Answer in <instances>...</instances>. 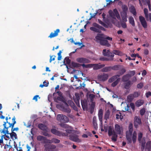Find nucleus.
Segmentation results:
<instances>
[{
  "label": "nucleus",
  "mask_w": 151,
  "mask_h": 151,
  "mask_svg": "<svg viewBox=\"0 0 151 151\" xmlns=\"http://www.w3.org/2000/svg\"><path fill=\"white\" fill-rule=\"evenodd\" d=\"M129 131L126 132V137L127 140L129 143H131L132 140L134 143H135L137 140V133L135 131L133 132V124L130 123L129 126Z\"/></svg>",
  "instance_id": "1"
},
{
  "label": "nucleus",
  "mask_w": 151,
  "mask_h": 151,
  "mask_svg": "<svg viewBox=\"0 0 151 151\" xmlns=\"http://www.w3.org/2000/svg\"><path fill=\"white\" fill-rule=\"evenodd\" d=\"M93 27H91L90 29L95 32L101 33V30L105 31L106 29L103 27L99 25L96 23H94L93 24Z\"/></svg>",
  "instance_id": "2"
},
{
  "label": "nucleus",
  "mask_w": 151,
  "mask_h": 151,
  "mask_svg": "<svg viewBox=\"0 0 151 151\" xmlns=\"http://www.w3.org/2000/svg\"><path fill=\"white\" fill-rule=\"evenodd\" d=\"M105 65L104 64L99 65L98 64H91L86 65L83 64H82V66L83 68H91L93 67V69L94 70H97L103 68Z\"/></svg>",
  "instance_id": "3"
},
{
  "label": "nucleus",
  "mask_w": 151,
  "mask_h": 151,
  "mask_svg": "<svg viewBox=\"0 0 151 151\" xmlns=\"http://www.w3.org/2000/svg\"><path fill=\"white\" fill-rule=\"evenodd\" d=\"M15 119L16 118L15 116H14L12 119V124H10V125H9V126L6 127V128H7V129L6 128V131L5 132H6V133H7L8 134H9L8 129L9 128L12 127L11 131L12 132L14 131H17L19 130V129L18 127H14L15 124L16 123V122L15 121Z\"/></svg>",
  "instance_id": "4"
},
{
  "label": "nucleus",
  "mask_w": 151,
  "mask_h": 151,
  "mask_svg": "<svg viewBox=\"0 0 151 151\" xmlns=\"http://www.w3.org/2000/svg\"><path fill=\"white\" fill-rule=\"evenodd\" d=\"M108 134L109 136L112 135L111 139L114 142L116 141L118 137L117 134H116L114 130H113L111 127L110 126L109 127Z\"/></svg>",
  "instance_id": "5"
},
{
  "label": "nucleus",
  "mask_w": 151,
  "mask_h": 151,
  "mask_svg": "<svg viewBox=\"0 0 151 151\" xmlns=\"http://www.w3.org/2000/svg\"><path fill=\"white\" fill-rule=\"evenodd\" d=\"M114 12L111 10H110L109 12L110 16L113 19H116V17L117 18L119 19H120V17L119 13L116 9H115L113 10Z\"/></svg>",
  "instance_id": "6"
},
{
  "label": "nucleus",
  "mask_w": 151,
  "mask_h": 151,
  "mask_svg": "<svg viewBox=\"0 0 151 151\" xmlns=\"http://www.w3.org/2000/svg\"><path fill=\"white\" fill-rule=\"evenodd\" d=\"M69 139L71 140L77 142H81V140L78 138V136L77 135L75 134H70L69 136Z\"/></svg>",
  "instance_id": "7"
},
{
  "label": "nucleus",
  "mask_w": 151,
  "mask_h": 151,
  "mask_svg": "<svg viewBox=\"0 0 151 151\" xmlns=\"http://www.w3.org/2000/svg\"><path fill=\"white\" fill-rule=\"evenodd\" d=\"M76 61L77 62L80 63H90L91 61L90 60L88 59L85 58H78L76 59Z\"/></svg>",
  "instance_id": "8"
},
{
  "label": "nucleus",
  "mask_w": 151,
  "mask_h": 151,
  "mask_svg": "<svg viewBox=\"0 0 151 151\" xmlns=\"http://www.w3.org/2000/svg\"><path fill=\"white\" fill-rule=\"evenodd\" d=\"M103 54L105 56L109 57L110 58H113L114 57V55L110 51V50H106V49H104L103 50Z\"/></svg>",
  "instance_id": "9"
},
{
  "label": "nucleus",
  "mask_w": 151,
  "mask_h": 151,
  "mask_svg": "<svg viewBox=\"0 0 151 151\" xmlns=\"http://www.w3.org/2000/svg\"><path fill=\"white\" fill-rule=\"evenodd\" d=\"M65 106H61V107L62 109V110L64 112L67 113H69L71 111V109L69 108L68 105L66 102H65Z\"/></svg>",
  "instance_id": "10"
},
{
  "label": "nucleus",
  "mask_w": 151,
  "mask_h": 151,
  "mask_svg": "<svg viewBox=\"0 0 151 151\" xmlns=\"http://www.w3.org/2000/svg\"><path fill=\"white\" fill-rule=\"evenodd\" d=\"M134 125L136 128H137L138 126L141 124V119L137 116L135 117L134 121Z\"/></svg>",
  "instance_id": "11"
},
{
  "label": "nucleus",
  "mask_w": 151,
  "mask_h": 151,
  "mask_svg": "<svg viewBox=\"0 0 151 151\" xmlns=\"http://www.w3.org/2000/svg\"><path fill=\"white\" fill-rule=\"evenodd\" d=\"M139 19L142 27L145 28H147V24L145 18L142 16H140Z\"/></svg>",
  "instance_id": "12"
},
{
  "label": "nucleus",
  "mask_w": 151,
  "mask_h": 151,
  "mask_svg": "<svg viewBox=\"0 0 151 151\" xmlns=\"http://www.w3.org/2000/svg\"><path fill=\"white\" fill-rule=\"evenodd\" d=\"M108 74L104 73L103 74L98 76V79L100 81H105L108 78Z\"/></svg>",
  "instance_id": "13"
},
{
  "label": "nucleus",
  "mask_w": 151,
  "mask_h": 151,
  "mask_svg": "<svg viewBox=\"0 0 151 151\" xmlns=\"http://www.w3.org/2000/svg\"><path fill=\"white\" fill-rule=\"evenodd\" d=\"M37 139L38 141H42V142L43 144H48V143L46 142L47 140H48L47 138L41 135H38L37 137Z\"/></svg>",
  "instance_id": "14"
},
{
  "label": "nucleus",
  "mask_w": 151,
  "mask_h": 151,
  "mask_svg": "<svg viewBox=\"0 0 151 151\" xmlns=\"http://www.w3.org/2000/svg\"><path fill=\"white\" fill-rule=\"evenodd\" d=\"M60 32V30L59 29H56L54 32H52L48 36L50 38L56 37L58 35V33Z\"/></svg>",
  "instance_id": "15"
},
{
  "label": "nucleus",
  "mask_w": 151,
  "mask_h": 151,
  "mask_svg": "<svg viewBox=\"0 0 151 151\" xmlns=\"http://www.w3.org/2000/svg\"><path fill=\"white\" fill-rule=\"evenodd\" d=\"M121 128L118 124H116L114 126V131L116 134H121Z\"/></svg>",
  "instance_id": "16"
},
{
  "label": "nucleus",
  "mask_w": 151,
  "mask_h": 151,
  "mask_svg": "<svg viewBox=\"0 0 151 151\" xmlns=\"http://www.w3.org/2000/svg\"><path fill=\"white\" fill-rule=\"evenodd\" d=\"M100 45H101L105 46L107 47H110L111 46V45L108 42V41L106 40L104 38L102 40L99 42Z\"/></svg>",
  "instance_id": "17"
},
{
  "label": "nucleus",
  "mask_w": 151,
  "mask_h": 151,
  "mask_svg": "<svg viewBox=\"0 0 151 151\" xmlns=\"http://www.w3.org/2000/svg\"><path fill=\"white\" fill-rule=\"evenodd\" d=\"M11 119V118L10 117H8L7 116L6 117V121L4 122V124H3V126L4 127V129H7V128H6L7 127L6 126V124L8 123L9 124V125H10V124H12V122L10 121V120Z\"/></svg>",
  "instance_id": "18"
},
{
  "label": "nucleus",
  "mask_w": 151,
  "mask_h": 151,
  "mask_svg": "<svg viewBox=\"0 0 151 151\" xmlns=\"http://www.w3.org/2000/svg\"><path fill=\"white\" fill-rule=\"evenodd\" d=\"M76 97L73 98V100L76 103L77 106L80 107V104H79V100L80 98L79 96L78 95H77L76 93L75 94Z\"/></svg>",
  "instance_id": "19"
},
{
  "label": "nucleus",
  "mask_w": 151,
  "mask_h": 151,
  "mask_svg": "<svg viewBox=\"0 0 151 151\" xmlns=\"http://www.w3.org/2000/svg\"><path fill=\"white\" fill-rule=\"evenodd\" d=\"M140 143L141 145V150L143 151L145 147L146 143V140L145 137L142 138V139L140 140V141H138Z\"/></svg>",
  "instance_id": "20"
},
{
  "label": "nucleus",
  "mask_w": 151,
  "mask_h": 151,
  "mask_svg": "<svg viewBox=\"0 0 151 151\" xmlns=\"http://www.w3.org/2000/svg\"><path fill=\"white\" fill-rule=\"evenodd\" d=\"M38 127L40 129L44 131H47L48 129V127L45 124L42 123L39 124L38 125Z\"/></svg>",
  "instance_id": "21"
},
{
  "label": "nucleus",
  "mask_w": 151,
  "mask_h": 151,
  "mask_svg": "<svg viewBox=\"0 0 151 151\" xmlns=\"http://www.w3.org/2000/svg\"><path fill=\"white\" fill-rule=\"evenodd\" d=\"M131 76L129 74H127L123 76L122 78V80L124 82L128 81L129 80Z\"/></svg>",
  "instance_id": "22"
},
{
  "label": "nucleus",
  "mask_w": 151,
  "mask_h": 151,
  "mask_svg": "<svg viewBox=\"0 0 151 151\" xmlns=\"http://www.w3.org/2000/svg\"><path fill=\"white\" fill-rule=\"evenodd\" d=\"M60 140L55 138H53L51 140L49 139L47 140L46 142L48 144H52V143H58L60 142Z\"/></svg>",
  "instance_id": "23"
},
{
  "label": "nucleus",
  "mask_w": 151,
  "mask_h": 151,
  "mask_svg": "<svg viewBox=\"0 0 151 151\" xmlns=\"http://www.w3.org/2000/svg\"><path fill=\"white\" fill-rule=\"evenodd\" d=\"M81 104L83 110H85L87 109V103L86 100H81Z\"/></svg>",
  "instance_id": "24"
},
{
  "label": "nucleus",
  "mask_w": 151,
  "mask_h": 151,
  "mask_svg": "<svg viewBox=\"0 0 151 151\" xmlns=\"http://www.w3.org/2000/svg\"><path fill=\"white\" fill-rule=\"evenodd\" d=\"M126 82L124 83V87L126 89H128L132 84L133 83L130 81H129Z\"/></svg>",
  "instance_id": "25"
},
{
  "label": "nucleus",
  "mask_w": 151,
  "mask_h": 151,
  "mask_svg": "<svg viewBox=\"0 0 151 151\" xmlns=\"http://www.w3.org/2000/svg\"><path fill=\"white\" fill-rule=\"evenodd\" d=\"M10 135L11 138L14 140L17 138V137L16 133L14 132H12L11 133H9V134Z\"/></svg>",
  "instance_id": "26"
},
{
  "label": "nucleus",
  "mask_w": 151,
  "mask_h": 151,
  "mask_svg": "<svg viewBox=\"0 0 151 151\" xmlns=\"http://www.w3.org/2000/svg\"><path fill=\"white\" fill-rule=\"evenodd\" d=\"M103 35L101 34H98L95 37V38L96 40V41L97 42L99 41V42H100V41L104 38V37H103Z\"/></svg>",
  "instance_id": "27"
},
{
  "label": "nucleus",
  "mask_w": 151,
  "mask_h": 151,
  "mask_svg": "<svg viewBox=\"0 0 151 151\" xmlns=\"http://www.w3.org/2000/svg\"><path fill=\"white\" fill-rule=\"evenodd\" d=\"M93 124L94 129L97 130L98 129L97 124L96 116H94L93 118Z\"/></svg>",
  "instance_id": "28"
},
{
  "label": "nucleus",
  "mask_w": 151,
  "mask_h": 151,
  "mask_svg": "<svg viewBox=\"0 0 151 151\" xmlns=\"http://www.w3.org/2000/svg\"><path fill=\"white\" fill-rule=\"evenodd\" d=\"M144 101L143 100L139 99L136 101L135 103L136 106L139 107L142 105L144 103Z\"/></svg>",
  "instance_id": "29"
},
{
  "label": "nucleus",
  "mask_w": 151,
  "mask_h": 151,
  "mask_svg": "<svg viewBox=\"0 0 151 151\" xmlns=\"http://www.w3.org/2000/svg\"><path fill=\"white\" fill-rule=\"evenodd\" d=\"M103 113V111L102 109H100L99 110L98 116L99 121L102 122V117Z\"/></svg>",
  "instance_id": "30"
},
{
  "label": "nucleus",
  "mask_w": 151,
  "mask_h": 151,
  "mask_svg": "<svg viewBox=\"0 0 151 151\" xmlns=\"http://www.w3.org/2000/svg\"><path fill=\"white\" fill-rule=\"evenodd\" d=\"M82 64H81L79 63H76L74 62H72L71 63V66L72 68H78L81 66H82Z\"/></svg>",
  "instance_id": "31"
},
{
  "label": "nucleus",
  "mask_w": 151,
  "mask_h": 151,
  "mask_svg": "<svg viewBox=\"0 0 151 151\" xmlns=\"http://www.w3.org/2000/svg\"><path fill=\"white\" fill-rule=\"evenodd\" d=\"M51 132L52 133L58 136H60L62 135L61 133L54 129H52Z\"/></svg>",
  "instance_id": "32"
},
{
  "label": "nucleus",
  "mask_w": 151,
  "mask_h": 151,
  "mask_svg": "<svg viewBox=\"0 0 151 151\" xmlns=\"http://www.w3.org/2000/svg\"><path fill=\"white\" fill-rule=\"evenodd\" d=\"M112 53L116 55H117L119 56H122L123 55V53L119 50H114L112 51Z\"/></svg>",
  "instance_id": "33"
},
{
  "label": "nucleus",
  "mask_w": 151,
  "mask_h": 151,
  "mask_svg": "<svg viewBox=\"0 0 151 151\" xmlns=\"http://www.w3.org/2000/svg\"><path fill=\"white\" fill-rule=\"evenodd\" d=\"M151 148V141H149L146 144L145 149L147 151H150Z\"/></svg>",
  "instance_id": "34"
},
{
  "label": "nucleus",
  "mask_w": 151,
  "mask_h": 151,
  "mask_svg": "<svg viewBox=\"0 0 151 151\" xmlns=\"http://www.w3.org/2000/svg\"><path fill=\"white\" fill-rule=\"evenodd\" d=\"M119 77V76L118 75H115L112 77L111 78L109 79L108 81L109 83H111L115 80L118 78Z\"/></svg>",
  "instance_id": "35"
},
{
  "label": "nucleus",
  "mask_w": 151,
  "mask_h": 151,
  "mask_svg": "<svg viewBox=\"0 0 151 151\" xmlns=\"http://www.w3.org/2000/svg\"><path fill=\"white\" fill-rule=\"evenodd\" d=\"M110 114V112L109 110H107L105 113L104 118L106 121L109 118Z\"/></svg>",
  "instance_id": "36"
},
{
  "label": "nucleus",
  "mask_w": 151,
  "mask_h": 151,
  "mask_svg": "<svg viewBox=\"0 0 151 151\" xmlns=\"http://www.w3.org/2000/svg\"><path fill=\"white\" fill-rule=\"evenodd\" d=\"M126 69L124 68H123L117 72L118 74L116 75H118L119 76V77L120 76L123 75L126 72Z\"/></svg>",
  "instance_id": "37"
},
{
  "label": "nucleus",
  "mask_w": 151,
  "mask_h": 151,
  "mask_svg": "<svg viewBox=\"0 0 151 151\" xmlns=\"http://www.w3.org/2000/svg\"><path fill=\"white\" fill-rule=\"evenodd\" d=\"M134 98L132 93L130 94L127 96V101L128 102H131Z\"/></svg>",
  "instance_id": "38"
},
{
  "label": "nucleus",
  "mask_w": 151,
  "mask_h": 151,
  "mask_svg": "<svg viewBox=\"0 0 151 151\" xmlns=\"http://www.w3.org/2000/svg\"><path fill=\"white\" fill-rule=\"evenodd\" d=\"M99 60L102 61H108L109 60L112 61L113 60L114 58H108L104 57H101L100 58Z\"/></svg>",
  "instance_id": "39"
},
{
  "label": "nucleus",
  "mask_w": 151,
  "mask_h": 151,
  "mask_svg": "<svg viewBox=\"0 0 151 151\" xmlns=\"http://www.w3.org/2000/svg\"><path fill=\"white\" fill-rule=\"evenodd\" d=\"M65 132H66L65 133H63L62 134L63 135H64L65 136H68V134L71 133L72 132L73 130H72L69 129H66L65 130Z\"/></svg>",
  "instance_id": "40"
},
{
  "label": "nucleus",
  "mask_w": 151,
  "mask_h": 151,
  "mask_svg": "<svg viewBox=\"0 0 151 151\" xmlns=\"http://www.w3.org/2000/svg\"><path fill=\"white\" fill-rule=\"evenodd\" d=\"M6 129H4V127L3 129H1L0 130V132L1 133H3L4 134H5V137H6L8 139H9L10 137L8 135H6V134H8L7 133H6L5 131H6Z\"/></svg>",
  "instance_id": "41"
},
{
  "label": "nucleus",
  "mask_w": 151,
  "mask_h": 151,
  "mask_svg": "<svg viewBox=\"0 0 151 151\" xmlns=\"http://www.w3.org/2000/svg\"><path fill=\"white\" fill-rule=\"evenodd\" d=\"M111 70V66L105 67L102 69L101 70L103 72H107L110 71Z\"/></svg>",
  "instance_id": "42"
},
{
  "label": "nucleus",
  "mask_w": 151,
  "mask_h": 151,
  "mask_svg": "<svg viewBox=\"0 0 151 151\" xmlns=\"http://www.w3.org/2000/svg\"><path fill=\"white\" fill-rule=\"evenodd\" d=\"M129 23L131 24L132 26H134L135 23L134 20L132 17H131L129 18Z\"/></svg>",
  "instance_id": "43"
},
{
  "label": "nucleus",
  "mask_w": 151,
  "mask_h": 151,
  "mask_svg": "<svg viewBox=\"0 0 151 151\" xmlns=\"http://www.w3.org/2000/svg\"><path fill=\"white\" fill-rule=\"evenodd\" d=\"M120 80V78H117L116 80L111 84V86L113 87L115 86L118 84Z\"/></svg>",
  "instance_id": "44"
},
{
  "label": "nucleus",
  "mask_w": 151,
  "mask_h": 151,
  "mask_svg": "<svg viewBox=\"0 0 151 151\" xmlns=\"http://www.w3.org/2000/svg\"><path fill=\"white\" fill-rule=\"evenodd\" d=\"M120 65H116L112 67L111 66V69L114 70H119Z\"/></svg>",
  "instance_id": "45"
},
{
  "label": "nucleus",
  "mask_w": 151,
  "mask_h": 151,
  "mask_svg": "<svg viewBox=\"0 0 151 151\" xmlns=\"http://www.w3.org/2000/svg\"><path fill=\"white\" fill-rule=\"evenodd\" d=\"M63 115L62 114H59L57 115V119L58 121L62 122Z\"/></svg>",
  "instance_id": "46"
},
{
  "label": "nucleus",
  "mask_w": 151,
  "mask_h": 151,
  "mask_svg": "<svg viewBox=\"0 0 151 151\" xmlns=\"http://www.w3.org/2000/svg\"><path fill=\"white\" fill-rule=\"evenodd\" d=\"M123 15L122 16V20L123 22H127V14H123Z\"/></svg>",
  "instance_id": "47"
},
{
  "label": "nucleus",
  "mask_w": 151,
  "mask_h": 151,
  "mask_svg": "<svg viewBox=\"0 0 151 151\" xmlns=\"http://www.w3.org/2000/svg\"><path fill=\"white\" fill-rule=\"evenodd\" d=\"M95 106V103L93 102H91L90 107L91 112V113H92L93 112Z\"/></svg>",
  "instance_id": "48"
},
{
  "label": "nucleus",
  "mask_w": 151,
  "mask_h": 151,
  "mask_svg": "<svg viewBox=\"0 0 151 151\" xmlns=\"http://www.w3.org/2000/svg\"><path fill=\"white\" fill-rule=\"evenodd\" d=\"M122 10L123 14H127V13L128 10V7L126 5H124L122 7Z\"/></svg>",
  "instance_id": "49"
},
{
  "label": "nucleus",
  "mask_w": 151,
  "mask_h": 151,
  "mask_svg": "<svg viewBox=\"0 0 151 151\" xmlns=\"http://www.w3.org/2000/svg\"><path fill=\"white\" fill-rule=\"evenodd\" d=\"M57 93L58 94V95L60 97H61L62 96V93L61 91H57L56 92L55 91V92L53 93V96L55 97H56Z\"/></svg>",
  "instance_id": "50"
},
{
  "label": "nucleus",
  "mask_w": 151,
  "mask_h": 151,
  "mask_svg": "<svg viewBox=\"0 0 151 151\" xmlns=\"http://www.w3.org/2000/svg\"><path fill=\"white\" fill-rule=\"evenodd\" d=\"M145 112V109L144 108L141 109L139 113L141 116H143Z\"/></svg>",
  "instance_id": "51"
},
{
  "label": "nucleus",
  "mask_w": 151,
  "mask_h": 151,
  "mask_svg": "<svg viewBox=\"0 0 151 151\" xmlns=\"http://www.w3.org/2000/svg\"><path fill=\"white\" fill-rule=\"evenodd\" d=\"M60 125L61 127L63 128H64L66 129L69 128V126L66 124L63 123H61L60 124Z\"/></svg>",
  "instance_id": "52"
},
{
  "label": "nucleus",
  "mask_w": 151,
  "mask_h": 151,
  "mask_svg": "<svg viewBox=\"0 0 151 151\" xmlns=\"http://www.w3.org/2000/svg\"><path fill=\"white\" fill-rule=\"evenodd\" d=\"M133 95L134 98H136L139 96L140 93L139 92L135 91L132 93Z\"/></svg>",
  "instance_id": "53"
},
{
  "label": "nucleus",
  "mask_w": 151,
  "mask_h": 151,
  "mask_svg": "<svg viewBox=\"0 0 151 151\" xmlns=\"http://www.w3.org/2000/svg\"><path fill=\"white\" fill-rule=\"evenodd\" d=\"M69 121V119L68 117L65 116L63 115V120L62 122H68Z\"/></svg>",
  "instance_id": "54"
},
{
  "label": "nucleus",
  "mask_w": 151,
  "mask_h": 151,
  "mask_svg": "<svg viewBox=\"0 0 151 151\" xmlns=\"http://www.w3.org/2000/svg\"><path fill=\"white\" fill-rule=\"evenodd\" d=\"M144 13L145 14V17L146 18H148V10L147 8H145L144 9Z\"/></svg>",
  "instance_id": "55"
},
{
  "label": "nucleus",
  "mask_w": 151,
  "mask_h": 151,
  "mask_svg": "<svg viewBox=\"0 0 151 151\" xmlns=\"http://www.w3.org/2000/svg\"><path fill=\"white\" fill-rule=\"evenodd\" d=\"M69 103L70 105L75 110L76 109H77V107L75 106L74 103L73 101H70Z\"/></svg>",
  "instance_id": "56"
},
{
  "label": "nucleus",
  "mask_w": 151,
  "mask_h": 151,
  "mask_svg": "<svg viewBox=\"0 0 151 151\" xmlns=\"http://www.w3.org/2000/svg\"><path fill=\"white\" fill-rule=\"evenodd\" d=\"M143 134L142 133L140 132L138 134V141H140V140L142 139V137Z\"/></svg>",
  "instance_id": "57"
},
{
  "label": "nucleus",
  "mask_w": 151,
  "mask_h": 151,
  "mask_svg": "<svg viewBox=\"0 0 151 151\" xmlns=\"http://www.w3.org/2000/svg\"><path fill=\"white\" fill-rule=\"evenodd\" d=\"M65 61L66 64L69 65L70 64V60L68 58L66 57L64 59V63L65 62Z\"/></svg>",
  "instance_id": "58"
},
{
  "label": "nucleus",
  "mask_w": 151,
  "mask_h": 151,
  "mask_svg": "<svg viewBox=\"0 0 151 151\" xmlns=\"http://www.w3.org/2000/svg\"><path fill=\"white\" fill-rule=\"evenodd\" d=\"M62 53V51L61 50H60L58 53V60H61L62 58V56L61 55V53Z\"/></svg>",
  "instance_id": "59"
},
{
  "label": "nucleus",
  "mask_w": 151,
  "mask_h": 151,
  "mask_svg": "<svg viewBox=\"0 0 151 151\" xmlns=\"http://www.w3.org/2000/svg\"><path fill=\"white\" fill-rule=\"evenodd\" d=\"M130 106L132 109L133 111H135V105L134 103H130L129 104Z\"/></svg>",
  "instance_id": "60"
},
{
  "label": "nucleus",
  "mask_w": 151,
  "mask_h": 151,
  "mask_svg": "<svg viewBox=\"0 0 151 151\" xmlns=\"http://www.w3.org/2000/svg\"><path fill=\"white\" fill-rule=\"evenodd\" d=\"M143 86V83L141 82L137 85V88L141 89L142 88Z\"/></svg>",
  "instance_id": "61"
},
{
  "label": "nucleus",
  "mask_w": 151,
  "mask_h": 151,
  "mask_svg": "<svg viewBox=\"0 0 151 151\" xmlns=\"http://www.w3.org/2000/svg\"><path fill=\"white\" fill-rule=\"evenodd\" d=\"M123 116L121 115V114L119 113V114H116V119H121L122 118Z\"/></svg>",
  "instance_id": "62"
},
{
  "label": "nucleus",
  "mask_w": 151,
  "mask_h": 151,
  "mask_svg": "<svg viewBox=\"0 0 151 151\" xmlns=\"http://www.w3.org/2000/svg\"><path fill=\"white\" fill-rule=\"evenodd\" d=\"M47 131H44V132H42V134L44 136L50 137V135L47 133Z\"/></svg>",
  "instance_id": "63"
},
{
  "label": "nucleus",
  "mask_w": 151,
  "mask_h": 151,
  "mask_svg": "<svg viewBox=\"0 0 151 151\" xmlns=\"http://www.w3.org/2000/svg\"><path fill=\"white\" fill-rule=\"evenodd\" d=\"M50 63L52 61H54L55 60V58L56 56L55 55H50Z\"/></svg>",
  "instance_id": "64"
}]
</instances>
